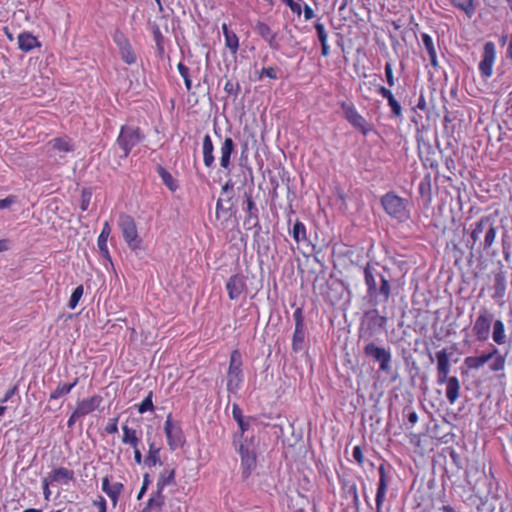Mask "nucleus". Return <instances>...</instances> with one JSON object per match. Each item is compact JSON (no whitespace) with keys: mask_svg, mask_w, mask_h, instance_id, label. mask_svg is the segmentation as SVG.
Instances as JSON below:
<instances>
[{"mask_svg":"<svg viewBox=\"0 0 512 512\" xmlns=\"http://www.w3.org/2000/svg\"><path fill=\"white\" fill-rule=\"evenodd\" d=\"M442 182H447L449 186L457 193L458 202L460 209L463 211L465 205H468L467 216L463 223L464 237L463 242L466 248L470 250L468 257V265L472 269L475 277H477V269H480V246H476L480 234V208L477 206V202H471V199L464 190L461 192L459 188L452 184L450 176H443Z\"/></svg>","mask_w":512,"mask_h":512,"instance_id":"nucleus-1","label":"nucleus"},{"mask_svg":"<svg viewBox=\"0 0 512 512\" xmlns=\"http://www.w3.org/2000/svg\"><path fill=\"white\" fill-rule=\"evenodd\" d=\"M362 272L366 286L364 301L371 307L387 304L395 282L391 270L386 266H380L378 263L367 262L362 266Z\"/></svg>","mask_w":512,"mask_h":512,"instance_id":"nucleus-2","label":"nucleus"},{"mask_svg":"<svg viewBox=\"0 0 512 512\" xmlns=\"http://www.w3.org/2000/svg\"><path fill=\"white\" fill-rule=\"evenodd\" d=\"M363 354L366 358L378 364L379 372L391 376L392 381L398 378V373L393 371L392 368L393 356L389 346H380L373 341H369L363 347Z\"/></svg>","mask_w":512,"mask_h":512,"instance_id":"nucleus-3","label":"nucleus"},{"mask_svg":"<svg viewBox=\"0 0 512 512\" xmlns=\"http://www.w3.org/2000/svg\"><path fill=\"white\" fill-rule=\"evenodd\" d=\"M258 442L254 435H246L238 440L236 451L241 458L242 476L247 479L257 467Z\"/></svg>","mask_w":512,"mask_h":512,"instance_id":"nucleus-4","label":"nucleus"},{"mask_svg":"<svg viewBox=\"0 0 512 512\" xmlns=\"http://www.w3.org/2000/svg\"><path fill=\"white\" fill-rule=\"evenodd\" d=\"M384 211L393 219L399 222H406L410 219L409 200L400 197L396 192L389 191L380 199Z\"/></svg>","mask_w":512,"mask_h":512,"instance_id":"nucleus-5","label":"nucleus"},{"mask_svg":"<svg viewBox=\"0 0 512 512\" xmlns=\"http://www.w3.org/2000/svg\"><path fill=\"white\" fill-rule=\"evenodd\" d=\"M243 357L239 349L230 353L226 374V390L229 394H237L244 382Z\"/></svg>","mask_w":512,"mask_h":512,"instance_id":"nucleus-6","label":"nucleus"},{"mask_svg":"<svg viewBox=\"0 0 512 512\" xmlns=\"http://www.w3.org/2000/svg\"><path fill=\"white\" fill-rule=\"evenodd\" d=\"M480 368V355L466 357L462 366L461 374L463 385L472 397H480V379L478 371Z\"/></svg>","mask_w":512,"mask_h":512,"instance_id":"nucleus-7","label":"nucleus"},{"mask_svg":"<svg viewBox=\"0 0 512 512\" xmlns=\"http://www.w3.org/2000/svg\"><path fill=\"white\" fill-rule=\"evenodd\" d=\"M118 226L122 232L123 239L127 246L134 252L143 250V240L139 236L135 220L126 213H120Z\"/></svg>","mask_w":512,"mask_h":512,"instance_id":"nucleus-8","label":"nucleus"},{"mask_svg":"<svg viewBox=\"0 0 512 512\" xmlns=\"http://www.w3.org/2000/svg\"><path fill=\"white\" fill-rule=\"evenodd\" d=\"M220 213L229 214V218L235 217L237 213L236 199L234 193V183L231 179L221 188V196L216 202V217L219 218Z\"/></svg>","mask_w":512,"mask_h":512,"instance_id":"nucleus-9","label":"nucleus"},{"mask_svg":"<svg viewBox=\"0 0 512 512\" xmlns=\"http://www.w3.org/2000/svg\"><path fill=\"white\" fill-rule=\"evenodd\" d=\"M393 468L390 464L382 463L378 467L379 481L377 484L375 496V510L376 512H383L382 507L385 501L387 488L392 479Z\"/></svg>","mask_w":512,"mask_h":512,"instance_id":"nucleus-10","label":"nucleus"},{"mask_svg":"<svg viewBox=\"0 0 512 512\" xmlns=\"http://www.w3.org/2000/svg\"><path fill=\"white\" fill-rule=\"evenodd\" d=\"M295 322V329L292 336V351L295 353L302 352L306 347V331H305V318L302 307H297L293 313Z\"/></svg>","mask_w":512,"mask_h":512,"instance_id":"nucleus-11","label":"nucleus"},{"mask_svg":"<svg viewBox=\"0 0 512 512\" xmlns=\"http://www.w3.org/2000/svg\"><path fill=\"white\" fill-rule=\"evenodd\" d=\"M164 432L167 438V444L171 451L183 447L185 436L179 422H174L172 414H168L164 423Z\"/></svg>","mask_w":512,"mask_h":512,"instance_id":"nucleus-12","label":"nucleus"},{"mask_svg":"<svg viewBox=\"0 0 512 512\" xmlns=\"http://www.w3.org/2000/svg\"><path fill=\"white\" fill-rule=\"evenodd\" d=\"M455 130H435V143L441 154H456L459 149V142L454 135Z\"/></svg>","mask_w":512,"mask_h":512,"instance_id":"nucleus-13","label":"nucleus"},{"mask_svg":"<svg viewBox=\"0 0 512 512\" xmlns=\"http://www.w3.org/2000/svg\"><path fill=\"white\" fill-rule=\"evenodd\" d=\"M486 365L487 369L496 372V380L503 385V379L505 378L504 367H505V356L501 355L496 349L492 353L482 354V366Z\"/></svg>","mask_w":512,"mask_h":512,"instance_id":"nucleus-14","label":"nucleus"},{"mask_svg":"<svg viewBox=\"0 0 512 512\" xmlns=\"http://www.w3.org/2000/svg\"><path fill=\"white\" fill-rule=\"evenodd\" d=\"M144 138L140 130H120L117 144L123 150V157H128L131 150Z\"/></svg>","mask_w":512,"mask_h":512,"instance_id":"nucleus-15","label":"nucleus"},{"mask_svg":"<svg viewBox=\"0 0 512 512\" xmlns=\"http://www.w3.org/2000/svg\"><path fill=\"white\" fill-rule=\"evenodd\" d=\"M230 300H237L247 291L246 277L241 273L231 275L225 285Z\"/></svg>","mask_w":512,"mask_h":512,"instance_id":"nucleus-16","label":"nucleus"},{"mask_svg":"<svg viewBox=\"0 0 512 512\" xmlns=\"http://www.w3.org/2000/svg\"><path fill=\"white\" fill-rule=\"evenodd\" d=\"M364 321H366L367 330L370 331V334H373L377 330L386 328L388 318L381 315L377 307H373L364 313Z\"/></svg>","mask_w":512,"mask_h":512,"instance_id":"nucleus-17","label":"nucleus"},{"mask_svg":"<svg viewBox=\"0 0 512 512\" xmlns=\"http://www.w3.org/2000/svg\"><path fill=\"white\" fill-rule=\"evenodd\" d=\"M290 234L294 241L301 245L303 248L307 249L309 252H315V245L311 242L307 235V229L305 224L300 221L296 220L292 230L290 231Z\"/></svg>","mask_w":512,"mask_h":512,"instance_id":"nucleus-18","label":"nucleus"},{"mask_svg":"<svg viewBox=\"0 0 512 512\" xmlns=\"http://www.w3.org/2000/svg\"><path fill=\"white\" fill-rule=\"evenodd\" d=\"M242 209L245 212L243 221L244 227L249 224H256L259 220V209L250 192L245 191L243 195Z\"/></svg>","mask_w":512,"mask_h":512,"instance_id":"nucleus-19","label":"nucleus"},{"mask_svg":"<svg viewBox=\"0 0 512 512\" xmlns=\"http://www.w3.org/2000/svg\"><path fill=\"white\" fill-rule=\"evenodd\" d=\"M418 202L424 208H428L432 203L433 189H432V175L426 173L418 185Z\"/></svg>","mask_w":512,"mask_h":512,"instance_id":"nucleus-20","label":"nucleus"},{"mask_svg":"<svg viewBox=\"0 0 512 512\" xmlns=\"http://www.w3.org/2000/svg\"><path fill=\"white\" fill-rule=\"evenodd\" d=\"M255 31L271 49H279L278 33L274 31L267 23L258 21L255 25Z\"/></svg>","mask_w":512,"mask_h":512,"instance_id":"nucleus-21","label":"nucleus"},{"mask_svg":"<svg viewBox=\"0 0 512 512\" xmlns=\"http://www.w3.org/2000/svg\"><path fill=\"white\" fill-rule=\"evenodd\" d=\"M437 359V383L442 385L445 384V380L449 377L450 362L449 356L446 349H442L436 352Z\"/></svg>","mask_w":512,"mask_h":512,"instance_id":"nucleus-22","label":"nucleus"},{"mask_svg":"<svg viewBox=\"0 0 512 512\" xmlns=\"http://www.w3.org/2000/svg\"><path fill=\"white\" fill-rule=\"evenodd\" d=\"M465 480L469 488L478 494V485L480 484V470L477 460H468L465 470Z\"/></svg>","mask_w":512,"mask_h":512,"instance_id":"nucleus-23","label":"nucleus"},{"mask_svg":"<svg viewBox=\"0 0 512 512\" xmlns=\"http://www.w3.org/2000/svg\"><path fill=\"white\" fill-rule=\"evenodd\" d=\"M341 109L346 120L355 128H363L364 118L358 113L353 103L342 102Z\"/></svg>","mask_w":512,"mask_h":512,"instance_id":"nucleus-24","label":"nucleus"},{"mask_svg":"<svg viewBox=\"0 0 512 512\" xmlns=\"http://www.w3.org/2000/svg\"><path fill=\"white\" fill-rule=\"evenodd\" d=\"M147 444H148V453L145 456V466L148 468H153L157 465H163V461L161 460V447L157 446L154 441H151L149 435L147 436Z\"/></svg>","mask_w":512,"mask_h":512,"instance_id":"nucleus-25","label":"nucleus"},{"mask_svg":"<svg viewBox=\"0 0 512 512\" xmlns=\"http://www.w3.org/2000/svg\"><path fill=\"white\" fill-rule=\"evenodd\" d=\"M111 233V227L108 221H106L103 225V228L97 239V246L101 256L107 260L111 265H113L112 258L110 252L107 247V240Z\"/></svg>","mask_w":512,"mask_h":512,"instance_id":"nucleus-26","label":"nucleus"},{"mask_svg":"<svg viewBox=\"0 0 512 512\" xmlns=\"http://www.w3.org/2000/svg\"><path fill=\"white\" fill-rule=\"evenodd\" d=\"M253 246L258 256H267L270 252L269 230L253 232Z\"/></svg>","mask_w":512,"mask_h":512,"instance_id":"nucleus-27","label":"nucleus"},{"mask_svg":"<svg viewBox=\"0 0 512 512\" xmlns=\"http://www.w3.org/2000/svg\"><path fill=\"white\" fill-rule=\"evenodd\" d=\"M494 58L495 46L492 42H487L484 46V57L482 59V75L491 76Z\"/></svg>","mask_w":512,"mask_h":512,"instance_id":"nucleus-28","label":"nucleus"},{"mask_svg":"<svg viewBox=\"0 0 512 512\" xmlns=\"http://www.w3.org/2000/svg\"><path fill=\"white\" fill-rule=\"evenodd\" d=\"M50 482L67 484L75 480L74 471L65 467L53 469L48 476Z\"/></svg>","mask_w":512,"mask_h":512,"instance_id":"nucleus-29","label":"nucleus"},{"mask_svg":"<svg viewBox=\"0 0 512 512\" xmlns=\"http://www.w3.org/2000/svg\"><path fill=\"white\" fill-rule=\"evenodd\" d=\"M103 398L100 395H93L90 398L83 399L77 403L76 409L83 416L93 412L98 409Z\"/></svg>","mask_w":512,"mask_h":512,"instance_id":"nucleus-30","label":"nucleus"},{"mask_svg":"<svg viewBox=\"0 0 512 512\" xmlns=\"http://www.w3.org/2000/svg\"><path fill=\"white\" fill-rule=\"evenodd\" d=\"M124 488V485L120 482H116L110 485L109 477L105 476L102 479V491L106 493L113 502V506H116L118 498Z\"/></svg>","mask_w":512,"mask_h":512,"instance_id":"nucleus-31","label":"nucleus"},{"mask_svg":"<svg viewBox=\"0 0 512 512\" xmlns=\"http://www.w3.org/2000/svg\"><path fill=\"white\" fill-rule=\"evenodd\" d=\"M377 92L387 100L388 105L391 108V111L394 116L399 117L402 115L401 104L396 100L393 93L389 89H387L383 85H378Z\"/></svg>","mask_w":512,"mask_h":512,"instance_id":"nucleus-32","label":"nucleus"},{"mask_svg":"<svg viewBox=\"0 0 512 512\" xmlns=\"http://www.w3.org/2000/svg\"><path fill=\"white\" fill-rule=\"evenodd\" d=\"M221 29L224 35L226 48L229 49L231 54L235 55L239 49V38L237 34L230 30L226 23L222 24Z\"/></svg>","mask_w":512,"mask_h":512,"instance_id":"nucleus-33","label":"nucleus"},{"mask_svg":"<svg viewBox=\"0 0 512 512\" xmlns=\"http://www.w3.org/2000/svg\"><path fill=\"white\" fill-rule=\"evenodd\" d=\"M38 39L29 32H23L18 35V48L23 52H29L34 48L40 47Z\"/></svg>","mask_w":512,"mask_h":512,"instance_id":"nucleus-34","label":"nucleus"},{"mask_svg":"<svg viewBox=\"0 0 512 512\" xmlns=\"http://www.w3.org/2000/svg\"><path fill=\"white\" fill-rule=\"evenodd\" d=\"M163 487L176 485V467L168 464L159 473L157 483Z\"/></svg>","mask_w":512,"mask_h":512,"instance_id":"nucleus-35","label":"nucleus"},{"mask_svg":"<svg viewBox=\"0 0 512 512\" xmlns=\"http://www.w3.org/2000/svg\"><path fill=\"white\" fill-rule=\"evenodd\" d=\"M421 38H422V43H423L424 49L426 50V52L428 54L431 66H433L434 68H437L439 66V64H438V59H437L436 48H435L432 37L427 33H423L421 35Z\"/></svg>","mask_w":512,"mask_h":512,"instance_id":"nucleus-36","label":"nucleus"},{"mask_svg":"<svg viewBox=\"0 0 512 512\" xmlns=\"http://www.w3.org/2000/svg\"><path fill=\"white\" fill-rule=\"evenodd\" d=\"M122 443L125 445H129L131 447L139 446L141 443L140 435L138 434L137 430L129 427L127 424L122 425Z\"/></svg>","mask_w":512,"mask_h":512,"instance_id":"nucleus-37","label":"nucleus"},{"mask_svg":"<svg viewBox=\"0 0 512 512\" xmlns=\"http://www.w3.org/2000/svg\"><path fill=\"white\" fill-rule=\"evenodd\" d=\"M338 480L341 486L342 497L347 498L358 494L357 484L353 479L338 475Z\"/></svg>","mask_w":512,"mask_h":512,"instance_id":"nucleus-38","label":"nucleus"},{"mask_svg":"<svg viewBox=\"0 0 512 512\" xmlns=\"http://www.w3.org/2000/svg\"><path fill=\"white\" fill-rule=\"evenodd\" d=\"M156 171L161 178L163 184L172 192L179 188L178 181L167 171L162 165H157Z\"/></svg>","mask_w":512,"mask_h":512,"instance_id":"nucleus-39","label":"nucleus"},{"mask_svg":"<svg viewBox=\"0 0 512 512\" xmlns=\"http://www.w3.org/2000/svg\"><path fill=\"white\" fill-rule=\"evenodd\" d=\"M445 383L447 385L446 387V397L448 401L453 404L459 397V389L460 384L457 377H447V380H445Z\"/></svg>","mask_w":512,"mask_h":512,"instance_id":"nucleus-40","label":"nucleus"},{"mask_svg":"<svg viewBox=\"0 0 512 512\" xmlns=\"http://www.w3.org/2000/svg\"><path fill=\"white\" fill-rule=\"evenodd\" d=\"M234 151V142L230 137H226L221 148L220 165L227 169L230 165L231 154Z\"/></svg>","mask_w":512,"mask_h":512,"instance_id":"nucleus-41","label":"nucleus"},{"mask_svg":"<svg viewBox=\"0 0 512 512\" xmlns=\"http://www.w3.org/2000/svg\"><path fill=\"white\" fill-rule=\"evenodd\" d=\"M79 379L75 378L70 384L59 382L56 389L50 393L49 400H57L71 392V390L78 384Z\"/></svg>","mask_w":512,"mask_h":512,"instance_id":"nucleus-42","label":"nucleus"},{"mask_svg":"<svg viewBox=\"0 0 512 512\" xmlns=\"http://www.w3.org/2000/svg\"><path fill=\"white\" fill-rule=\"evenodd\" d=\"M450 3L458 10L463 11L469 18L476 12V4L474 0H449Z\"/></svg>","mask_w":512,"mask_h":512,"instance_id":"nucleus-43","label":"nucleus"},{"mask_svg":"<svg viewBox=\"0 0 512 512\" xmlns=\"http://www.w3.org/2000/svg\"><path fill=\"white\" fill-rule=\"evenodd\" d=\"M49 145L60 152H70L74 149L71 139L67 136L54 138L49 141Z\"/></svg>","mask_w":512,"mask_h":512,"instance_id":"nucleus-44","label":"nucleus"},{"mask_svg":"<svg viewBox=\"0 0 512 512\" xmlns=\"http://www.w3.org/2000/svg\"><path fill=\"white\" fill-rule=\"evenodd\" d=\"M251 421H256V418L253 416H247L243 419L242 422H239L237 425L239 427V431L234 433L233 435V446L237 447L238 440L241 439L245 434L249 431L251 426Z\"/></svg>","mask_w":512,"mask_h":512,"instance_id":"nucleus-45","label":"nucleus"},{"mask_svg":"<svg viewBox=\"0 0 512 512\" xmlns=\"http://www.w3.org/2000/svg\"><path fill=\"white\" fill-rule=\"evenodd\" d=\"M492 339L498 345H503L506 343L507 337L504 324L501 320H496L493 324Z\"/></svg>","mask_w":512,"mask_h":512,"instance_id":"nucleus-46","label":"nucleus"},{"mask_svg":"<svg viewBox=\"0 0 512 512\" xmlns=\"http://www.w3.org/2000/svg\"><path fill=\"white\" fill-rule=\"evenodd\" d=\"M203 160L206 167H210L214 162L213 143L209 135L203 139Z\"/></svg>","mask_w":512,"mask_h":512,"instance_id":"nucleus-47","label":"nucleus"},{"mask_svg":"<svg viewBox=\"0 0 512 512\" xmlns=\"http://www.w3.org/2000/svg\"><path fill=\"white\" fill-rule=\"evenodd\" d=\"M412 122L416 128H429L433 125L430 116H425L423 113L413 110Z\"/></svg>","mask_w":512,"mask_h":512,"instance_id":"nucleus-48","label":"nucleus"},{"mask_svg":"<svg viewBox=\"0 0 512 512\" xmlns=\"http://www.w3.org/2000/svg\"><path fill=\"white\" fill-rule=\"evenodd\" d=\"M119 52H120V55H121V59L127 64V65H132V64H135L136 61H137V56L131 46V44L125 46V47H121L119 49Z\"/></svg>","mask_w":512,"mask_h":512,"instance_id":"nucleus-49","label":"nucleus"},{"mask_svg":"<svg viewBox=\"0 0 512 512\" xmlns=\"http://www.w3.org/2000/svg\"><path fill=\"white\" fill-rule=\"evenodd\" d=\"M462 178L466 179L469 181L470 183V186L472 189H475V185H478L480 186V182H479V179H478V176H477V170L472 168V169H468V168H465L464 170H462L460 172Z\"/></svg>","mask_w":512,"mask_h":512,"instance_id":"nucleus-50","label":"nucleus"},{"mask_svg":"<svg viewBox=\"0 0 512 512\" xmlns=\"http://www.w3.org/2000/svg\"><path fill=\"white\" fill-rule=\"evenodd\" d=\"M177 70L184 80L186 90L190 91L192 89V81L190 78L189 68L183 62H179L177 65Z\"/></svg>","mask_w":512,"mask_h":512,"instance_id":"nucleus-51","label":"nucleus"},{"mask_svg":"<svg viewBox=\"0 0 512 512\" xmlns=\"http://www.w3.org/2000/svg\"><path fill=\"white\" fill-rule=\"evenodd\" d=\"M224 91L227 95L232 96L234 99H236L241 91L239 82L227 80L224 85Z\"/></svg>","mask_w":512,"mask_h":512,"instance_id":"nucleus-52","label":"nucleus"},{"mask_svg":"<svg viewBox=\"0 0 512 512\" xmlns=\"http://www.w3.org/2000/svg\"><path fill=\"white\" fill-rule=\"evenodd\" d=\"M83 292H84L83 285H79V286H77V287L73 290V292H72V294H71V296H70L69 302H68V307H69L71 310H74V309L77 307V305H78V303H79L80 299H81V298H82V296H83Z\"/></svg>","mask_w":512,"mask_h":512,"instance_id":"nucleus-53","label":"nucleus"},{"mask_svg":"<svg viewBox=\"0 0 512 512\" xmlns=\"http://www.w3.org/2000/svg\"><path fill=\"white\" fill-rule=\"evenodd\" d=\"M152 398H153V392L149 391L148 395L137 406L138 412L140 414H143L147 411H154L155 407H154Z\"/></svg>","mask_w":512,"mask_h":512,"instance_id":"nucleus-54","label":"nucleus"},{"mask_svg":"<svg viewBox=\"0 0 512 512\" xmlns=\"http://www.w3.org/2000/svg\"><path fill=\"white\" fill-rule=\"evenodd\" d=\"M92 190L91 188H83L81 191V203L80 208L82 211H87L92 199Z\"/></svg>","mask_w":512,"mask_h":512,"instance_id":"nucleus-55","label":"nucleus"},{"mask_svg":"<svg viewBox=\"0 0 512 512\" xmlns=\"http://www.w3.org/2000/svg\"><path fill=\"white\" fill-rule=\"evenodd\" d=\"M314 28L316 30L317 38L320 44L328 42V33L326 31L325 25L318 20L314 23Z\"/></svg>","mask_w":512,"mask_h":512,"instance_id":"nucleus-56","label":"nucleus"},{"mask_svg":"<svg viewBox=\"0 0 512 512\" xmlns=\"http://www.w3.org/2000/svg\"><path fill=\"white\" fill-rule=\"evenodd\" d=\"M163 506V503L154 500L153 498H149L144 507V512H161Z\"/></svg>","mask_w":512,"mask_h":512,"instance_id":"nucleus-57","label":"nucleus"},{"mask_svg":"<svg viewBox=\"0 0 512 512\" xmlns=\"http://www.w3.org/2000/svg\"><path fill=\"white\" fill-rule=\"evenodd\" d=\"M113 41L117 45L118 49L130 44L127 37L120 30H116L115 33L113 34Z\"/></svg>","mask_w":512,"mask_h":512,"instance_id":"nucleus-58","label":"nucleus"},{"mask_svg":"<svg viewBox=\"0 0 512 512\" xmlns=\"http://www.w3.org/2000/svg\"><path fill=\"white\" fill-rule=\"evenodd\" d=\"M465 89L471 96L477 97L480 93V88L476 85L475 80L466 78L464 81Z\"/></svg>","mask_w":512,"mask_h":512,"instance_id":"nucleus-59","label":"nucleus"},{"mask_svg":"<svg viewBox=\"0 0 512 512\" xmlns=\"http://www.w3.org/2000/svg\"><path fill=\"white\" fill-rule=\"evenodd\" d=\"M384 70H385V77H386L387 84L390 87H393L395 85V83H396V79H395L394 74H393L392 63L391 62H386Z\"/></svg>","mask_w":512,"mask_h":512,"instance_id":"nucleus-60","label":"nucleus"},{"mask_svg":"<svg viewBox=\"0 0 512 512\" xmlns=\"http://www.w3.org/2000/svg\"><path fill=\"white\" fill-rule=\"evenodd\" d=\"M278 68L277 67H263L260 71L259 78H262L263 76L268 77L270 79H277L278 78Z\"/></svg>","mask_w":512,"mask_h":512,"instance_id":"nucleus-61","label":"nucleus"},{"mask_svg":"<svg viewBox=\"0 0 512 512\" xmlns=\"http://www.w3.org/2000/svg\"><path fill=\"white\" fill-rule=\"evenodd\" d=\"M413 110H417L418 112L423 113L425 116H429L430 111L427 107V103L423 95L419 97L418 103Z\"/></svg>","mask_w":512,"mask_h":512,"instance_id":"nucleus-62","label":"nucleus"},{"mask_svg":"<svg viewBox=\"0 0 512 512\" xmlns=\"http://www.w3.org/2000/svg\"><path fill=\"white\" fill-rule=\"evenodd\" d=\"M151 484V479H150V475L148 473H145L143 475V482H142V486L138 492V495H137V499L140 500L142 499V497L144 496V494L146 493L149 485Z\"/></svg>","mask_w":512,"mask_h":512,"instance_id":"nucleus-63","label":"nucleus"},{"mask_svg":"<svg viewBox=\"0 0 512 512\" xmlns=\"http://www.w3.org/2000/svg\"><path fill=\"white\" fill-rule=\"evenodd\" d=\"M232 417L238 424L239 422H242L243 419L246 417L243 415L242 409L237 403H233L232 405Z\"/></svg>","mask_w":512,"mask_h":512,"instance_id":"nucleus-64","label":"nucleus"}]
</instances>
